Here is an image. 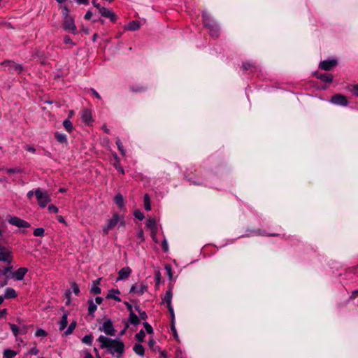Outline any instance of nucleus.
I'll return each instance as SVG.
<instances>
[{
  "label": "nucleus",
  "instance_id": "a19ab883",
  "mask_svg": "<svg viewBox=\"0 0 358 358\" xmlns=\"http://www.w3.org/2000/svg\"><path fill=\"white\" fill-rule=\"evenodd\" d=\"M115 143H116L117 148H118L119 151L120 152L121 155H125V150H124L122 143L119 138H117Z\"/></svg>",
  "mask_w": 358,
  "mask_h": 358
},
{
  "label": "nucleus",
  "instance_id": "c9c22d12",
  "mask_svg": "<svg viewBox=\"0 0 358 358\" xmlns=\"http://www.w3.org/2000/svg\"><path fill=\"white\" fill-rule=\"evenodd\" d=\"M17 355L14 350L6 349L3 352V358H13Z\"/></svg>",
  "mask_w": 358,
  "mask_h": 358
},
{
  "label": "nucleus",
  "instance_id": "bb28decb",
  "mask_svg": "<svg viewBox=\"0 0 358 358\" xmlns=\"http://www.w3.org/2000/svg\"><path fill=\"white\" fill-rule=\"evenodd\" d=\"M243 69L244 71L250 70L251 72H255L257 71L258 67L257 66H255V64H252L250 62H244L243 64Z\"/></svg>",
  "mask_w": 358,
  "mask_h": 358
},
{
  "label": "nucleus",
  "instance_id": "f3484780",
  "mask_svg": "<svg viewBox=\"0 0 358 358\" xmlns=\"http://www.w3.org/2000/svg\"><path fill=\"white\" fill-rule=\"evenodd\" d=\"M202 19L203 25L206 28L211 27L215 24L214 21L211 19L210 15L206 12L202 13Z\"/></svg>",
  "mask_w": 358,
  "mask_h": 358
},
{
  "label": "nucleus",
  "instance_id": "b1692460",
  "mask_svg": "<svg viewBox=\"0 0 358 358\" xmlns=\"http://www.w3.org/2000/svg\"><path fill=\"white\" fill-rule=\"evenodd\" d=\"M88 303V314L93 315L94 313L96 310L97 306L96 304L94 302L92 299H90L87 301Z\"/></svg>",
  "mask_w": 358,
  "mask_h": 358
},
{
  "label": "nucleus",
  "instance_id": "4468645a",
  "mask_svg": "<svg viewBox=\"0 0 358 358\" xmlns=\"http://www.w3.org/2000/svg\"><path fill=\"white\" fill-rule=\"evenodd\" d=\"M81 119L86 124H90L92 122V114L90 109L84 108L81 111Z\"/></svg>",
  "mask_w": 358,
  "mask_h": 358
},
{
  "label": "nucleus",
  "instance_id": "ea45409f",
  "mask_svg": "<svg viewBox=\"0 0 358 358\" xmlns=\"http://www.w3.org/2000/svg\"><path fill=\"white\" fill-rule=\"evenodd\" d=\"M92 341H93V337L92 335H85L82 339L83 343H84L87 345H92Z\"/></svg>",
  "mask_w": 358,
  "mask_h": 358
},
{
  "label": "nucleus",
  "instance_id": "9d476101",
  "mask_svg": "<svg viewBox=\"0 0 358 358\" xmlns=\"http://www.w3.org/2000/svg\"><path fill=\"white\" fill-rule=\"evenodd\" d=\"M330 102L342 106H347L349 103L346 96L341 94H336L332 96Z\"/></svg>",
  "mask_w": 358,
  "mask_h": 358
},
{
  "label": "nucleus",
  "instance_id": "338daca9",
  "mask_svg": "<svg viewBox=\"0 0 358 358\" xmlns=\"http://www.w3.org/2000/svg\"><path fill=\"white\" fill-rule=\"evenodd\" d=\"M34 194H35V192L31 190L27 192V196L29 199H31Z\"/></svg>",
  "mask_w": 358,
  "mask_h": 358
},
{
  "label": "nucleus",
  "instance_id": "2f4dec72",
  "mask_svg": "<svg viewBox=\"0 0 358 358\" xmlns=\"http://www.w3.org/2000/svg\"><path fill=\"white\" fill-rule=\"evenodd\" d=\"M144 208L147 211L151 210L150 199L148 194H145L143 196Z\"/></svg>",
  "mask_w": 358,
  "mask_h": 358
},
{
  "label": "nucleus",
  "instance_id": "1a4fd4ad",
  "mask_svg": "<svg viewBox=\"0 0 358 358\" xmlns=\"http://www.w3.org/2000/svg\"><path fill=\"white\" fill-rule=\"evenodd\" d=\"M1 65L10 71L20 73L23 69L22 66L20 64H16L13 61L10 60H6L3 62L1 63Z\"/></svg>",
  "mask_w": 358,
  "mask_h": 358
},
{
  "label": "nucleus",
  "instance_id": "7ed1b4c3",
  "mask_svg": "<svg viewBox=\"0 0 358 358\" xmlns=\"http://www.w3.org/2000/svg\"><path fill=\"white\" fill-rule=\"evenodd\" d=\"M124 224V217H120L117 213H114L113 217L109 219L107 224L103 228V232L104 235H107L110 230L114 229V227L118 224Z\"/></svg>",
  "mask_w": 358,
  "mask_h": 358
},
{
  "label": "nucleus",
  "instance_id": "e2e57ef3",
  "mask_svg": "<svg viewBox=\"0 0 358 358\" xmlns=\"http://www.w3.org/2000/svg\"><path fill=\"white\" fill-rule=\"evenodd\" d=\"M79 4L88 5L90 1L89 0H75Z\"/></svg>",
  "mask_w": 358,
  "mask_h": 358
},
{
  "label": "nucleus",
  "instance_id": "5701e85b",
  "mask_svg": "<svg viewBox=\"0 0 358 358\" xmlns=\"http://www.w3.org/2000/svg\"><path fill=\"white\" fill-rule=\"evenodd\" d=\"M120 294V291L118 289H111L108 294L106 298L112 299L116 301L120 302L121 299L117 296Z\"/></svg>",
  "mask_w": 358,
  "mask_h": 358
},
{
  "label": "nucleus",
  "instance_id": "de8ad7c7",
  "mask_svg": "<svg viewBox=\"0 0 358 358\" xmlns=\"http://www.w3.org/2000/svg\"><path fill=\"white\" fill-rule=\"evenodd\" d=\"M134 216L136 218H137L139 220H143L145 217L143 213L141 211H140L139 210H135Z\"/></svg>",
  "mask_w": 358,
  "mask_h": 358
},
{
  "label": "nucleus",
  "instance_id": "f257e3e1",
  "mask_svg": "<svg viewBox=\"0 0 358 358\" xmlns=\"http://www.w3.org/2000/svg\"><path fill=\"white\" fill-rule=\"evenodd\" d=\"M99 347L101 349H106L107 351L115 355L117 358H120L124 352V344L120 339H113L104 336H99L97 338Z\"/></svg>",
  "mask_w": 358,
  "mask_h": 358
},
{
  "label": "nucleus",
  "instance_id": "9b49d317",
  "mask_svg": "<svg viewBox=\"0 0 358 358\" xmlns=\"http://www.w3.org/2000/svg\"><path fill=\"white\" fill-rule=\"evenodd\" d=\"M99 330L103 331L106 335L115 336V330L113 327V322L110 320H106L102 327L99 328Z\"/></svg>",
  "mask_w": 358,
  "mask_h": 358
},
{
  "label": "nucleus",
  "instance_id": "58836bf2",
  "mask_svg": "<svg viewBox=\"0 0 358 358\" xmlns=\"http://www.w3.org/2000/svg\"><path fill=\"white\" fill-rule=\"evenodd\" d=\"M39 352V350L36 347V343H34V346L29 350L26 353L27 355H37Z\"/></svg>",
  "mask_w": 358,
  "mask_h": 358
},
{
  "label": "nucleus",
  "instance_id": "a211bd4d",
  "mask_svg": "<svg viewBox=\"0 0 358 358\" xmlns=\"http://www.w3.org/2000/svg\"><path fill=\"white\" fill-rule=\"evenodd\" d=\"M101 278L95 280L92 282V285L90 289V292L93 294H99L101 293V290L99 287Z\"/></svg>",
  "mask_w": 358,
  "mask_h": 358
},
{
  "label": "nucleus",
  "instance_id": "680f3d73",
  "mask_svg": "<svg viewBox=\"0 0 358 358\" xmlns=\"http://www.w3.org/2000/svg\"><path fill=\"white\" fill-rule=\"evenodd\" d=\"M147 225H148V227H152L155 226V220H152V219L148 220Z\"/></svg>",
  "mask_w": 358,
  "mask_h": 358
},
{
  "label": "nucleus",
  "instance_id": "c756f323",
  "mask_svg": "<svg viewBox=\"0 0 358 358\" xmlns=\"http://www.w3.org/2000/svg\"><path fill=\"white\" fill-rule=\"evenodd\" d=\"M129 321L131 324L134 326H136L139 324V319L133 311H131L129 313Z\"/></svg>",
  "mask_w": 358,
  "mask_h": 358
},
{
  "label": "nucleus",
  "instance_id": "69168bd1",
  "mask_svg": "<svg viewBox=\"0 0 358 358\" xmlns=\"http://www.w3.org/2000/svg\"><path fill=\"white\" fill-rule=\"evenodd\" d=\"M57 220L60 222V223H63V224H65L66 225V222L64 220V218L62 216V215H59L57 216Z\"/></svg>",
  "mask_w": 358,
  "mask_h": 358
},
{
  "label": "nucleus",
  "instance_id": "393cba45",
  "mask_svg": "<svg viewBox=\"0 0 358 358\" xmlns=\"http://www.w3.org/2000/svg\"><path fill=\"white\" fill-rule=\"evenodd\" d=\"M133 350L136 355H138L139 356L143 357L144 355L145 350H144L143 346L141 344H138V343L135 344L133 348Z\"/></svg>",
  "mask_w": 358,
  "mask_h": 358
},
{
  "label": "nucleus",
  "instance_id": "f03ea898",
  "mask_svg": "<svg viewBox=\"0 0 358 358\" xmlns=\"http://www.w3.org/2000/svg\"><path fill=\"white\" fill-rule=\"evenodd\" d=\"M172 296H173L172 289H171V287H169L166 290L164 296L162 298V301L164 303H166V307H167L168 310L171 315V330L174 334L175 338H176L177 333H176V329L174 327L175 315H174L173 308L171 305Z\"/></svg>",
  "mask_w": 358,
  "mask_h": 358
},
{
  "label": "nucleus",
  "instance_id": "13d9d810",
  "mask_svg": "<svg viewBox=\"0 0 358 358\" xmlns=\"http://www.w3.org/2000/svg\"><path fill=\"white\" fill-rule=\"evenodd\" d=\"M7 315V309L3 308L0 310V320L5 317Z\"/></svg>",
  "mask_w": 358,
  "mask_h": 358
},
{
  "label": "nucleus",
  "instance_id": "ddd939ff",
  "mask_svg": "<svg viewBox=\"0 0 358 358\" xmlns=\"http://www.w3.org/2000/svg\"><path fill=\"white\" fill-rule=\"evenodd\" d=\"M28 272V269L25 267H20L17 270L11 273L12 277L16 280H22Z\"/></svg>",
  "mask_w": 358,
  "mask_h": 358
},
{
  "label": "nucleus",
  "instance_id": "39448f33",
  "mask_svg": "<svg viewBox=\"0 0 358 358\" xmlns=\"http://www.w3.org/2000/svg\"><path fill=\"white\" fill-rule=\"evenodd\" d=\"M13 261V253L10 248L0 244V262L10 264Z\"/></svg>",
  "mask_w": 358,
  "mask_h": 358
},
{
  "label": "nucleus",
  "instance_id": "7c9ffc66",
  "mask_svg": "<svg viewBox=\"0 0 358 358\" xmlns=\"http://www.w3.org/2000/svg\"><path fill=\"white\" fill-rule=\"evenodd\" d=\"M55 136L56 140L61 143H67V138L66 136L64 134L56 132L55 134Z\"/></svg>",
  "mask_w": 358,
  "mask_h": 358
},
{
  "label": "nucleus",
  "instance_id": "37998d69",
  "mask_svg": "<svg viewBox=\"0 0 358 358\" xmlns=\"http://www.w3.org/2000/svg\"><path fill=\"white\" fill-rule=\"evenodd\" d=\"M45 234V230L43 228L39 227L36 228L34 231V236H43Z\"/></svg>",
  "mask_w": 358,
  "mask_h": 358
},
{
  "label": "nucleus",
  "instance_id": "bf43d9fd",
  "mask_svg": "<svg viewBox=\"0 0 358 358\" xmlns=\"http://www.w3.org/2000/svg\"><path fill=\"white\" fill-rule=\"evenodd\" d=\"M90 91L92 92V94L96 97L97 99H101V96L99 95V94L93 88H91L90 89Z\"/></svg>",
  "mask_w": 358,
  "mask_h": 358
},
{
  "label": "nucleus",
  "instance_id": "4c0bfd02",
  "mask_svg": "<svg viewBox=\"0 0 358 358\" xmlns=\"http://www.w3.org/2000/svg\"><path fill=\"white\" fill-rule=\"evenodd\" d=\"M76 327V322H75V321L72 322L68 327L67 329L65 331L64 334L66 335H69V334H72V332L75 329Z\"/></svg>",
  "mask_w": 358,
  "mask_h": 358
},
{
  "label": "nucleus",
  "instance_id": "052dcab7",
  "mask_svg": "<svg viewBox=\"0 0 358 358\" xmlns=\"http://www.w3.org/2000/svg\"><path fill=\"white\" fill-rule=\"evenodd\" d=\"M155 343H156V342L153 338L149 339L148 343V344L150 348H152L154 347V345H155Z\"/></svg>",
  "mask_w": 358,
  "mask_h": 358
},
{
  "label": "nucleus",
  "instance_id": "49530a36",
  "mask_svg": "<svg viewBox=\"0 0 358 358\" xmlns=\"http://www.w3.org/2000/svg\"><path fill=\"white\" fill-rule=\"evenodd\" d=\"M71 287L72 291L74 292L76 295H78L80 293V289L78 284L75 282H72L71 285Z\"/></svg>",
  "mask_w": 358,
  "mask_h": 358
},
{
  "label": "nucleus",
  "instance_id": "5fc2aeb1",
  "mask_svg": "<svg viewBox=\"0 0 358 358\" xmlns=\"http://www.w3.org/2000/svg\"><path fill=\"white\" fill-rule=\"evenodd\" d=\"M48 211L51 213H57L58 212V208L54 205L48 206Z\"/></svg>",
  "mask_w": 358,
  "mask_h": 358
},
{
  "label": "nucleus",
  "instance_id": "a18cd8bd",
  "mask_svg": "<svg viewBox=\"0 0 358 358\" xmlns=\"http://www.w3.org/2000/svg\"><path fill=\"white\" fill-rule=\"evenodd\" d=\"M135 309L138 312L141 320H146L147 314L145 311L141 310V309L138 306L135 307Z\"/></svg>",
  "mask_w": 358,
  "mask_h": 358
},
{
  "label": "nucleus",
  "instance_id": "4be33fe9",
  "mask_svg": "<svg viewBox=\"0 0 358 358\" xmlns=\"http://www.w3.org/2000/svg\"><path fill=\"white\" fill-rule=\"evenodd\" d=\"M140 27L141 24L138 21L133 20L126 25L125 29L129 31H136L138 30Z\"/></svg>",
  "mask_w": 358,
  "mask_h": 358
},
{
  "label": "nucleus",
  "instance_id": "f704fd0d",
  "mask_svg": "<svg viewBox=\"0 0 358 358\" xmlns=\"http://www.w3.org/2000/svg\"><path fill=\"white\" fill-rule=\"evenodd\" d=\"M63 126L68 132H71L73 129V124L69 119H66L63 122Z\"/></svg>",
  "mask_w": 358,
  "mask_h": 358
},
{
  "label": "nucleus",
  "instance_id": "4d7b16f0",
  "mask_svg": "<svg viewBox=\"0 0 358 358\" xmlns=\"http://www.w3.org/2000/svg\"><path fill=\"white\" fill-rule=\"evenodd\" d=\"M69 10L66 6H64L63 8L62 14L64 16V19L67 18V17H70L69 15Z\"/></svg>",
  "mask_w": 358,
  "mask_h": 358
},
{
  "label": "nucleus",
  "instance_id": "423d86ee",
  "mask_svg": "<svg viewBox=\"0 0 358 358\" xmlns=\"http://www.w3.org/2000/svg\"><path fill=\"white\" fill-rule=\"evenodd\" d=\"M8 222L11 225L15 226L18 228H29V227H30V224L28 222H27L18 217H16V216L10 217L8 219Z\"/></svg>",
  "mask_w": 358,
  "mask_h": 358
},
{
  "label": "nucleus",
  "instance_id": "20e7f679",
  "mask_svg": "<svg viewBox=\"0 0 358 358\" xmlns=\"http://www.w3.org/2000/svg\"><path fill=\"white\" fill-rule=\"evenodd\" d=\"M35 196L37 199L38 204L41 208H45L51 201L48 192L41 188H38L35 190Z\"/></svg>",
  "mask_w": 358,
  "mask_h": 358
},
{
  "label": "nucleus",
  "instance_id": "473e14b6",
  "mask_svg": "<svg viewBox=\"0 0 358 358\" xmlns=\"http://www.w3.org/2000/svg\"><path fill=\"white\" fill-rule=\"evenodd\" d=\"M347 90L354 96L358 97V84L349 85L347 86Z\"/></svg>",
  "mask_w": 358,
  "mask_h": 358
},
{
  "label": "nucleus",
  "instance_id": "c85d7f7f",
  "mask_svg": "<svg viewBox=\"0 0 358 358\" xmlns=\"http://www.w3.org/2000/svg\"><path fill=\"white\" fill-rule=\"evenodd\" d=\"M114 201L120 209H122L124 208V199L120 194H117L115 196Z\"/></svg>",
  "mask_w": 358,
  "mask_h": 358
},
{
  "label": "nucleus",
  "instance_id": "a878e982",
  "mask_svg": "<svg viewBox=\"0 0 358 358\" xmlns=\"http://www.w3.org/2000/svg\"><path fill=\"white\" fill-rule=\"evenodd\" d=\"M210 30V34L213 38H217L220 33L218 26L215 23L211 27L208 28Z\"/></svg>",
  "mask_w": 358,
  "mask_h": 358
},
{
  "label": "nucleus",
  "instance_id": "2eb2a0df",
  "mask_svg": "<svg viewBox=\"0 0 358 358\" xmlns=\"http://www.w3.org/2000/svg\"><path fill=\"white\" fill-rule=\"evenodd\" d=\"M337 64L335 59L324 60L320 62V68L324 71H329Z\"/></svg>",
  "mask_w": 358,
  "mask_h": 358
},
{
  "label": "nucleus",
  "instance_id": "8fccbe9b",
  "mask_svg": "<svg viewBox=\"0 0 358 358\" xmlns=\"http://www.w3.org/2000/svg\"><path fill=\"white\" fill-rule=\"evenodd\" d=\"M143 325H144L145 331H147L148 334H152L153 332L152 327L148 322H144Z\"/></svg>",
  "mask_w": 358,
  "mask_h": 358
},
{
  "label": "nucleus",
  "instance_id": "c03bdc74",
  "mask_svg": "<svg viewBox=\"0 0 358 358\" xmlns=\"http://www.w3.org/2000/svg\"><path fill=\"white\" fill-rule=\"evenodd\" d=\"M48 335L46 331L43 329H38L35 332V336L36 337H45Z\"/></svg>",
  "mask_w": 358,
  "mask_h": 358
},
{
  "label": "nucleus",
  "instance_id": "dca6fc26",
  "mask_svg": "<svg viewBox=\"0 0 358 358\" xmlns=\"http://www.w3.org/2000/svg\"><path fill=\"white\" fill-rule=\"evenodd\" d=\"M131 273V269L129 267H124L118 272V277L117 280H122L127 279Z\"/></svg>",
  "mask_w": 358,
  "mask_h": 358
},
{
  "label": "nucleus",
  "instance_id": "774afa93",
  "mask_svg": "<svg viewBox=\"0 0 358 358\" xmlns=\"http://www.w3.org/2000/svg\"><path fill=\"white\" fill-rule=\"evenodd\" d=\"M96 304H101L103 301V299L100 296H96L95 298Z\"/></svg>",
  "mask_w": 358,
  "mask_h": 358
},
{
  "label": "nucleus",
  "instance_id": "6e6552de",
  "mask_svg": "<svg viewBox=\"0 0 358 358\" xmlns=\"http://www.w3.org/2000/svg\"><path fill=\"white\" fill-rule=\"evenodd\" d=\"M96 8L99 10V13L102 16L109 18L110 22H115L116 21L117 16L115 13L113 12L111 10L101 6V5H97Z\"/></svg>",
  "mask_w": 358,
  "mask_h": 358
},
{
  "label": "nucleus",
  "instance_id": "603ef678",
  "mask_svg": "<svg viewBox=\"0 0 358 358\" xmlns=\"http://www.w3.org/2000/svg\"><path fill=\"white\" fill-rule=\"evenodd\" d=\"M137 238L139 240L140 243L144 241L145 239H144V234H143V230H139L137 232Z\"/></svg>",
  "mask_w": 358,
  "mask_h": 358
},
{
  "label": "nucleus",
  "instance_id": "0eeeda50",
  "mask_svg": "<svg viewBox=\"0 0 358 358\" xmlns=\"http://www.w3.org/2000/svg\"><path fill=\"white\" fill-rule=\"evenodd\" d=\"M63 28L64 30L74 34L77 32V27L72 17H67V18L64 19L63 22Z\"/></svg>",
  "mask_w": 358,
  "mask_h": 358
},
{
  "label": "nucleus",
  "instance_id": "aec40b11",
  "mask_svg": "<svg viewBox=\"0 0 358 358\" xmlns=\"http://www.w3.org/2000/svg\"><path fill=\"white\" fill-rule=\"evenodd\" d=\"M317 78L320 79L323 82L325 83H331L333 80V76L331 73H320L316 76Z\"/></svg>",
  "mask_w": 358,
  "mask_h": 358
},
{
  "label": "nucleus",
  "instance_id": "72a5a7b5",
  "mask_svg": "<svg viewBox=\"0 0 358 358\" xmlns=\"http://www.w3.org/2000/svg\"><path fill=\"white\" fill-rule=\"evenodd\" d=\"M115 159H116V162L113 164L115 169L117 171H119L121 174L124 175L125 173L123 167L120 165V159H119L118 157L117 156V155H115Z\"/></svg>",
  "mask_w": 358,
  "mask_h": 358
},
{
  "label": "nucleus",
  "instance_id": "6ab92c4d",
  "mask_svg": "<svg viewBox=\"0 0 358 358\" xmlns=\"http://www.w3.org/2000/svg\"><path fill=\"white\" fill-rule=\"evenodd\" d=\"M4 299H15L17 296V294L15 292V290L12 287H7L5 289L4 296H3Z\"/></svg>",
  "mask_w": 358,
  "mask_h": 358
},
{
  "label": "nucleus",
  "instance_id": "3c124183",
  "mask_svg": "<svg viewBox=\"0 0 358 358\" xmlns=\"http://www.w3.org/2000/svg\"><path fill=\"white\" fill-rule=\"evenodd\" d=\"M12 269V266H10V264H8V266L4 268H3L1 271H0V273H1L2 275H7V273L8 272H10Z\"/></svg>",
  "mask_w": 358,
  "mask_h": 358
},
{
  "label": "nucleus",
  "instance_id": "412c9836",
  "mask_svg": "<svg viewBox=\"0 0 358 358\" xmlns=\"http://www.w3.org/2000/svg\"><path fill=\"white\" fill-rule=\"evenodd\" d=\"M0 171H6L9 176L14 173H20L22 172V169L20 167H15V168H5L1 167Z\"/></svg>",
  "mask_w": 358,
  "mask_h": 358
},
{
  "label": "nucleus",
  "instance_id": "f8f14e48",
  "mask_svg": "<svg viewBox=\"0 0 358 358\" xmlns=\"http://www.w3.org/2000/svg\"><path fill=\"white\" fill-rule=\"evenodd\" d=\"M148 290V286L143 283L135 284L131 286L130 293H134L138 295L143 294Z\"/></svg>",
  "mask_w": 358,
  "mask_h": 358
},
{
  "label": "nucleus",
  "instance_id": "cd10ccee",
  "mask_svg": "<svg viewBox=\"0 0 358 358\" xmlns=\"http://www.w3.org/2000/svg\"><path fill=\"white\" fill-rule=\"evenodd\" d=\"M67 324H68V321H67V313H64L60 321H59V329L60 331H62L64 330L66 326H67Z\"/></svg>",
  "mask_w": 358,
  "mask_h": 358
},
{
  "label": "nucleus",
  "instance_id": "09e8293b",
  "mask_svg": "<svg viewBox=\"0 0 358 358\" xmlns=\"http://www.w3.org/2000/svg\"><path fill=\"white\" fill-rule=\"evenodd\" d=\"M162 250L165 252H168L169 250V245L166 238H164L162 242Z\"/></svg>",
  "mask_w": 358,
  "mask_h": 358
},
{
  "label": "nucleus",
  "instance_id": "6e6d98bb",
  "mask_svg": "<svg viewBox=\"0 0 358 358\" xmlns=\"http://www.w3.org/2000/svg\"><path fill=\"white\" fill-rule=\"evenodd\" d=\"M64 43L65 44H71V45H74V43L73 42V41L71 39V38L66 35L64 36Z\"/></svg>",
  "mask_w": 358,
  "mask_h": 358
},
{
  "label": "nucleus",
  "instance_id": "864d4df0",
  "mask_svg": "<svg viewBox=\"0 0 358 358\" xmlns=\"http://www.w3.org/2000/svg\"><path fill=\"white\" fill-rule=\"evenodd\" d=\"M24 148L27 152H31V153H35L36 152V149L33 146H31L30 145H25Z\"/></svg>",
  "mask_w": 358,
  "mask_h": 358
},
{
  "label": "nucleus",
  "instance_id": "e433bc0d",
  "mask_svg": "<svg viewBox=\"0 0 358 358\" xmlns=\"http://www.w3.org/2000/svg\"><path fill=\"white\" fill-rule=\"evenodd\" d=\"M8 325L10 326V328L13 335L15 336V337L17 338L20 333L19 327L16 324H12V323H8Z\"/></svg>",
  "mask_w": 358,
  "mask_h": 358
},
{
  "label": "nucleus",
  "instance_id": "0e129e2a",
  "mask_svg": "<svg viewBox=\"0 0 358 358\" xmlns=\"http://www.w3.org/2000/svg\"><path fill=\"white\" fill-rule=\"evenodd\" d=\"M92 13L90 10H88V11L85 13L84 18H85V20H90V19L92 17Z\"/></svg>",
  "mask_w": 358,
  "mask_h": 358
},
{
  "label": "nucleus",
  "instance_id": "79ce46f5",
  "mask_svg": "<svg viewBox=\"0 0 358 358\" xmlns=\"http://www.w3.org/2000/svg\"><path fill=\"white\" fill-rule=\"evenodd\" d=\"M145 336V334L143 330H141L138 333L135 335V338L139 341L143 342Z\"/></svg>",
  "mask_w": 358,
  "mask_h": 358
}]
</instances>
